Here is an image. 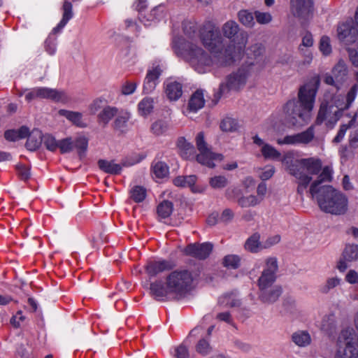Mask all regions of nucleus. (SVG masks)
Listing matches in <instances>:
<instances>
[{"instance_id": "obj_17", "label": "nucleus", "mask_w": 358, "mask_h": 358, "mask_svg": "<svg viewBox=\"0 0 358 358\" xmlns=\"http://www.w3.org/2000/svg\"><path fill=\"white\" fill-rule=\"evenodd\" d=\"M213 245L210 243H191L186 246L185 253L199 259H206L213 250Z\"/></svg>"}, {"instance_id": "obj_39", "label": "nucleus", "mask_w": 358, "mask_h": 358, "mask_svg": "<svg viewBox=\"0 0 358 358\" xmlns=\"http://www.w3.org/2000/svg\"><path fill=\"white\" fill-rule=\"evenodd\" d=\"M292 341L300 347H305L310 343L311 338L307 331H299L295 332L292 336Z\"/></svg>"}, {"instance_id": "obj_37", "label": "nucleus", "mask_w": 358, "mask_h": 358, "mask_svg": "<svg viewBox=\"0 0 358 358\" xmlns=\"http://www.w3.org/2000/svg\"><path fill=\"white\" fill-rule=\"evenodd\" d=\"M173 210V204L171 201L164 200L157 207V213L159 217L165 219L169 217Z\"/></svg>"}, {"instance_id": "obj_45", "label": "nucleus", "mask_w": 358, "mask_h": 358, "mask_svg": "<svg viewBox=\"0 0 358 358\" xmlns=\"http://www.w3.org/2000/svg\"><path fill=\"white\" fill-rule=\"evenodd\" d=\"M228 179L224 176H215L209 180V184L213 189H222L227 186Z\"/></svg>"}, {"instance_id": "obj_28", "label": "nucleus", "mask_w": 358, "mask_h": 358, "mask_svg": "<svg viewBox=\"0 0 358 358\" xmlns=\"http://www.w3.org/2000/svg\"><path fill=\"white\" fill-rule=\"evenodd\" d=\"M244 248L246 250L252 253H257L264 249V244L262 245L260 242V234L257 232L254 233L246 240Z\"/></svg>"}, {"instance_id": "obj_33", "label": "nucleus", "mask_w": 358, "mask_h": 358, "mask_svg": "<svg viewBox=\"0 0 358 358\" xmlns=\"http://www.w3.org/2000/svg\"><path fill=\"white\" fill-rule=\"evenodd\" d=\"M150 293L157 300H161L162 298L166 296L169 290H168L167 285L164 287L162 281H156L152 282L150 287Z\"/></svg>"}, {"instance_id": "obj_3", "label": "nucleus", "mask_w": 358, "mask_h": 358, "mask_svg": "<svg viewBox=\"0 0 358 358\" xmlns=\"http://www.w3.org/2000/svg\"><path fill=\"white\" fill-rule=\"evenodd\" d=\"M315 199L320 210L334 215H343L348 210V199L347 196L336 189L331 185H323L315 195Z\"/></svg>"}, {"instance_id": "obj_21", "label": "nucleus", "mask_w": 358, "mask_h": 358, "mask_svg": "<svg viewBox=\"0 0 358 358\" xmlns=\"http://www.w3.org/2000/svg\"><path fill=\"white\" fill-rule=\"evenodd\" d=\"M162 72V71L159 66L148 71L143 85V92L145 93L148 94L154 90Z\"/></svg>"}, {"instance_id": "obj_62", "label": "nucleus", "mask_w": 358, "mask_h": 358, "mask_svg": "<svg viewBox=\"0 0 358 358\" xmlns=\"http://www.w3.org/2000/svg\"><path fill=\"white\" fill-rule=\"evenodd\" d=\"M104 101L101 99H95L89 106L90 113L92 115L96 114L100 109L105 107Z\"/></svg>"}, {"instance_id": "obj_50", "label": "nucleus", "mask_w": 358, "mask_h": 358, "mask_svg": "<svg viewBox=\"0 0 358 358\" xmlns=\"http://www.w3.org/2000/svg\"><path fill=\"white\" fill-rule=\"evenodd\" d=\"M168 123L162 120H157L151 126V130L156 136L162 135L168 130Z\"/></svg>"}, {"instance_id": "obj_55", "label": "nucleus", "mask_w": 358, "mask_h": 358, "mask_svg": "<svg viewBox=\"0 0 358 358\" xmlns=\"http://www.w3.org/2000/svg\"><path fill=\"white\" fill-rule=\"evenodd\" d=\"M43 141L46 148L50 151H55L59 146V141L49 134L43 136Z\"/></svg>"}, {"instance_id": "obj_13", "label": "nucleus", "mask_w": 358, "mask_h": 358, "mask_svg": "<svg viewBox=\"0 0 358 358\" xmlns=\"http://www.w3.org/2000/svg\"><path fill=\"white\" fill-rule=\"evenodd\" d=\"M348 80V69L345 63L340 60L333 68L331 75L326 73L324 76V82L339 90L343 84Z\"/></svg>"}, {"instance_id": "obj_42", "label": "nucleus", "mask_w": 358, "mask_h": 358, "mask_svg": "<svg viewBox=\"0 0 358 358\" xmlns=\"http://www.w3.org/2000/svg\"><path fill=\"white\" fill-rule=\"evenodd\" d=\"M262 200V198L259 199L256 196L254 195H250L248 196H240L238 199V204L241 208H248L251 206H255L257 204H259Z\"/></svg>"}, {"instance_id": "obj_8", "label": "nucleus", "mask_w": 358, "mask_h": 358, "mask_svg": "<svg viewBox=\"0 0 358 358\" xmlns=\"http://www.w3.org/2000/svg\"><path fill=\"white\" fill-rule=\"evenodd\" d=\"M352 336V329H346L341 331L338 338V348L335 358H357L358 352L355 346Z\"/></svg>"}, {"instance_id": "obj_4", "label": "nucleus", "mask_w": 358, "mask_h": 358, "mask_svg": "<svg viewBox=\"0 0 358 358\" xmlns=\"http://www.w3.org/2000/svg\"><path fill=\"white\" fill-rule=\"evenodd\" d=\"M174 48L177 55L184 57L189 64L200 73H204L205 68L209 67L213 63L211 57L202 48L184 39H180L175 44Z\"/></svg>"}, {"instance_id": "obj_64", "label": "nucleus", "mask_w": 358, "mask_h": 358, "mask_svg": "<svg viewBox=\"0 0 358 358\" xmlns=\"http://www.w3.org/2000/svg\"><path fill=\"white\" fill-rule=\"evenodd\" d=\"M224 194L227 199L232 200L240 197L241 190L237 187H229L225 190Z\"/></svg>"}, {"instance_id": "obj_58", "label": "nucleus", "mask_w": 358, "mask_h": 358, "mask_svg": "<svg viewBox=\"0 0 358 358\" xmlns=\"http://www.w3.org/2000/svg\"><path fill=\"white\" fill-rule=\"evenodd\" d=\"M196 351L203 355H206L211 351V348L207 341L201 339L196 346Z\"/></svg>"}, {"instance_id": "obj_40", "label": "nucleus", "mask_w": 358, "mask_h": 358, "mask_svg": "<svg viewBox=\"0 0 358 358\" xmlns=\"http://www.w3.org/2000/svg\"><path fill=\"white\" fill-rule=\"evenodd\" d=\"M342 256L343 258L348 262L358 260V245L347 244Z\"/></svg>"}, {"instance_id": "obj_49", "label": "nucleus", "mask_w": 358, "mask_h": 358, "mask_svg": "<svg viewBox=\"0 0 358 358\" xmlns=\"http://www.w3.org/2000/svg\"><path fill=\"white\" fill-rule=\"evenodd\" d=\"M241 258L236 255H228L223 259V265L225 267L236 269L239 267Z\"/></svg>"}, {"instance_id": "obj_63", "label": "nucleus", "mask_w": 358, "mask_h": 358, "mask_svg": "<svg viewBox=\"0 0 358 358\" xmlns=\"http://www.w3.org/2000/svg\"><path fill=\"white\" fill-rule=\"evenodd\" d=\"M255 16L257 22L259 24H267L270 22L272 19L271 14L268 13H261L256 11L255 13Z\"/></svg>"}, {"instance_id": "obj_27", "label": "nucleus", "mask_w": 358, "mask_h": 358, "mask_svg": "<svg viewBox=\"0 0 358 358\" xmlns=\"http://www.w3.org/2000/svg\"><path fill=\"white\" fill-rule=\"evenodd\" d=\"M177 146L182 158L189 159L194 157L195 148L192 143L187 141L185 137L181 136L178 138Z\"/></svg>"}, {"instance_id": "obj_12", "label": "nucleus", "mask_w": 358, "mask_h": 358, "mask_svg": "<svg viewBox=\"0 0 358 358\" xmlns=\"http://www.w3.org/2000/svg\"><path fill=\"white\" fill-rule=\"evenodd\" d=\"M266 268L264 269L258 279L257 285L259 289L274 286L276 280V272L278 270L275 257H269L266 261Z\"/></svg>"}, {"instance_id": "obj_59", "label": "nucleus", "mask_w": 358, "mask_h": 358, "mask_svg": "<svg viewBox=\"0 0 358 358\" xmlns=\"http://www.w3.org/2000/svg\"><path fill=\"white\" fill-rule=\"evenodd\" d=\"M320 49L322 53L325 55H328L331 52V48L330 45V39L327 36H323L320 39Z\"/></svg>"}, {"instance_id": "obj_26", "label": "nucleus", "mask_w": 358, "mask_h": 358, "mask_svg": "<svg viewBox=\"0 0 358 358\" xmlns=\"http://www.w3.org/2000/svg\"><path fill=\"white\" fill-rule=\"evenodd\" d=\"M26 138H27V141L25 146L31 151L37 150L41 146L43 141L42 132L37 129H34L31 131L29 130V134Z\"/></svg>"}, {"instance_id": "obj_35", "label": "nucleus", "mask_w": 358, "mask_h": 358, "mask_svg": "<svg viewBox=\"0 0 358 358\" xmlns=\"http://www.w3.org/2000/svg\"><path fill=\"white\" fill-rule=\"evenodd\" d=\"M204 105V99L203 92L201 90H196L191 96L188 107L192 111H197Z\"/></svg>"}, {"instance_id": "obj_7", "label": "nucleus", "mask_w": 358, "mask_h": 358, "mask_svg": "<svg viewBox=\"0 0 358 358\" xmlns=\"http://www.w3.org/2000/svg\"><path fill=\"white\" fill-rule=\"evenodd\" d=\"M247 77L248 73L245 69H239L227 76L226 81L220 85L219 91L214 94V105L217 104L221 96L225 92L230 90L238 91L243 87L246 83Z\"/></svg>"}, {"instance_id": "obj_25", "label": "nucleus", "mask_w": 358, "mask_h": 358, "mask_svg": "<svg viewBox=\"0 0 358 358\" xmlns=\"http://www.w3.org/2000/svg\"><path fill=\"white\" fill-rule=\"evenodd\" d=\"M332 179L331 170L329 166L323 168L322 172L318 176L317 180H315L310 187L309 192L311 195H315L317 191L320 189V186L324 182H329Z\"/></svg>"}, {"instance_id": "obj_51", "label": "nucleus", "mask_w": 358, "mask_h": 358, "mask_svg": "<svg viewBox=\"0 0 358 358\" xmlns=\"http://www.w3.org/2000/svg\"><path fill=\"white\" fill-rule=\"evenodd\" d=\"M153 172L156 177L163 178L169 174V167L164 162H158L153 166Z\"/></svg>"}, {"instance_id": "obj_44", "label": "nucleus", "mask_w": 358, "mask_h": 358, "mask_svg": "<svg viewBox=\"0 0 358 358\" xmlns=\"http://www.w3.org/2000/svg\"><path fill=\"white\" fill-rule=\"evenodd\" d=\"M357 115V113H354V114L352 116L348 124L341 125L337 135L333 140L334 143H338L341 141V140L343 138V137L345 134L346 130L348 128H350L352 126H354L355 121H356Z\"/></svg>"}, {"instance_id": "obj_47", "label": "nucleus", "mask_w": 358, "mask_h": 358, "mask_svg": "<svg viewBox=\"0 0 358 358\" xmlns=\"http://www.w3.org/2000/svg\"><path fill=\"white\" fill-rule=\"evenodd\" d=\"M238 127L236 120L229 117L224 118L220 123V129L223 131L232 132L236 131Z\"/></svg>"}, {"instance_id": "obj_53", "label": "nucleus", "mask_w": 358, "mask_h": 358, "mask_svg": "<svg viewBox=\"0 0 358 358\" xmlns=\"http://www.w3.org/2000/svg\"><path fill=\"white\" fill-rule=\"evenodd\" d=\"M296 178L299 180L298 187H297V192L299 194H302L303 191L307 188L309 183L312 180V176H294Z\"/></svg>"}, {"instance_id": "obj_18", "label": "nucleus", "mask_w": 358, "mask_h": 358, "mask_svg": "<svg viewBox=\"0 0 358 358\" xmlns=\"http://www.w3.org/2000/svg\"><path fill=\"white\" fill-rule=\"evenodd\" d=\"M293 15L301 19H308L313 13L312 0H290Z\"/></svg>"}, {"instance_id": "obj_43", "label": "nucleus", "mask_w": 358, "mask_h": 358, "mask_svg": "<svg viewBox=\"0 0 358 358\" xmlns=\"http://www.w3.org/2000/svg\"><path fill=\"white\" fill-rule=\"evenodd\" d=\"M238 17L241 23L245 27H252L255 24L254 15L248 10H241L238 13Z\"/></svg>"}, {"instance_id": "obj_31", "label": "nucleus", "mask_w": 358, "mask_h": 358, "mask_svg": "<svg viewBox=\"0 0 358 358\" xmlns=\"http://www.w3.org/2000/svg\"><path fill=\"white\" fill-rule=\"evenodd\" d=\"M59 115L65 117L66 119L72 122L77 127L84 128L87 125L82 121V113L79 112L70 111L61 109L58 111Z\"/></svg>"}, {"instance_id": "obj_32", "label": "nucleus", "mask_w": 358, "mask_h": 358, "mask_svg": "<svg viewBox=\"0 0 358 358\" xmlns=\"http://www.w3.org/2000/svg\"><path fill=\"white\" fill-rule=\"evenodd\" d=\"M29 134V128L26 126H22L18 129L7 130L4 133V137L9 141H16L21 138H24Z\"/></svg>"}, {"instance_id": "obj_46", "label": "nucleus", "mask_w": 358, "mask_h": 358, "mask_svg": "<svg viewBox=\"0 0 358 358\" xmlns=\"http://www.w3.org/2000/svg\"><path fill=\"white\" fill-rule=\"evenodd\" d=\"M131 198L136 203L143 201L146 196V189L142 186H135L131 189Z\"/></svg>"}, {"instance_id": "obj_56", "label": "nucleus", "mask_w": 358, "mask_h": 358, "mask_svg": "<svg viewBox=\"0 0 358 358\" xmlns=\"http://www.w3.org/2000/svg\"><path fill=\"white\" fill-rule=\"evenodd\" d=\"M196 25L192 22H185L183 23V31L189 38H194L196 35Z\"/></svg>"}, {"instance_id": "obj_24", "label": "nucleus", "mask_w": 358, "mask_h": 358, "mask_svg": "<svg viewBox=\"0 0 358 358\" xmlns=\"http://www.w3.org/2000/svg\"><path fill=\"white\" fill-rule=\"evenodd\" d=\"M129 119L130 114L129 113H118L112 123L113 130L120 134H125L128 130V121Z\"/></svg>"}, {"instance_id": "obj_60", "label": "nucleus", "mask_w": 358, "mask_h": 358, "mask_svg": "<svg viewBox=\"0 0 358 358\" xmlns=\"http://www.w3.org/2000/svg\"><path fill=\"white\" fill-rule=\"evenodd\" d=\"M358 91V85L355 84L350 89L348 92L347 93L345 101L347 102V106L350 107L351 104L355 99Z\"/></svg>"}, {"instance_id": "obj_38", "label": "nucleus", "mask_w": 358, "mask_h": 358, "mask_svg": "<svg viewBox=\"0 0 358 358\" xmlns=\"http://www.w3.org/2000/svg\"><path fill=\"white\" fill-rule=\"evenodd\" d=\"M196 176L195 175L189 176H180L175 178L173 180V184L177 187H191L194 186L196 181Z\"/></svg>"}, {"instance_id": "obj_52", "label": "nucleus", "mask_w": 358, "mask_h": 358, "mask_svg": "<svg viewBox=\"0 0 358 358\" xmlns=\"http://www.w3.org/2000/svg\"><path fill=\"white\" fill-rule=\"evenodd\" d=\"M262 152L265 158L278 159L280 157V153L268 144L264 145L262 148Z\"/></svg>"}, {"instance_id": "obj_22", "label": "nucleus", "mask_w": 358, "mask_h": 358, "mask_svg": "<svg viewBox=\"0 0 358 358\" xmlns=\"http://www.w3.org/2000/svg\"><path fill=\"white\" fill-rule=\"evenodd\" d=\"M174 265L172 262L163 260L161 262H150L145 267L147 273L151 276H155L157 274L164 271L171 270Z\"/></svg>"}, {"instance_id": "obj_14", "label": "nucleus", "mask_w": 358, "mask_h": 358, "mask_svg": "<svg viewBox=\"0 0 358 358\" xmlns=\"http://www.w3.org/2000/svg\"><path fill=\"white\" fill-rule=\"evenodd\" d=\"M358 30L354 20L349 19L338 24L337 27V38L344 45H348L355 43L357 39Z\"/></svg>"}, {"instance_id": "obj_6", "label": "nucleus", "mask_w": 358, "mask_h": 358, "mask_svg": "<svg viewBox=\"0 0 358 358\" xmlns=\"http://www.w3.org/2000/svg\"><path fill=\"white\" fill-rule=\"evenodd\" d=\"M192 280V274L188 271H175L168 275L166 284L169 292L182 295L190 289Z\"/></svg>"}, {"instance_id": "obj_1", "label": "nucleus", "mask_w": 358, "mask_h": 358, "mask_svg": "<svg viewBox=\"0 0 358 358\" xmlns=\"http://www.w3.org/2000/svg\"><path fill=\"white\" fill-rule=\"evenodd\" d=\"M320 83L318 76L312 78L299 89L298 99H292L285 103L282 109L281 121L285 126L301 127L308 122Z\"/></svg>"}, {"instance_id": "obj_2", "label": "nucleus", "mask_w": 358, "mask_h": 358, "mask_svg": "<svg viewBox=\"0 0 358 358\" xmlns=\"http://www.w3.org/2000/svg\"><path fill=\"white\" fill-rule=\"evenodd\" d=\"M200 38L203 45L213 55L217 63L227 66L234 61L235 47L225 45L220 29L211 22H206L200 31Z\"/></svg>"}, {"instance_id": "obj_61", "label": "nucleus", "mask_w": 358, "mask_h": 358, "mask_svg": "<svg viewBox=\"0 0 358 358\" xmlns=\"http://www.w3.org/2000/svg\"><path fill=\"white\" fill-rule=\"evenodd\" d=\"M234 347L243 352H247L251 349L250 345L243 339L236 338L234 341Z\"/></svg>"}, {"instance_id": "obj_19", "label": "nucleus", "mask_w": 358, "mask_h": 358, "mask_svg": "<svg viewBox=\"0 0 358 358\" xmlns=\"http://www.w3.org/2000/svg\"><path fill=\"white\" fill-rule=\"evenodd\" d=\"M282 293V287L278 285H275L271 287L259 289L258 299L264 304H273L278 300Z\"/></svg>"}, {"instance_id": "obj_34", "label": "nucleus", "mask_w": 358, "mask_h": 358, "mask_svg": "<svg viewBox=\"0 0 358 358\" xmlns=\"http://www.w3.org/2000/svg\"><path fill=\"white\" fill-rule=\"evenodd\" d=\"M117 111L118 110L115 107L106 106L98 115L99 122L102 123L105 127L113 117H115L118 114Z\"/></svg>"}, {"instance_id": "obj_9", "label": "nucleus", "mask_w": 358, "mask_h": 358, "mask_svg": "<svg viewBox=\"0 0 358 358\" xmlns=\"http://www.w3.org/2000/svg\"><path fill=\"white\" fill-rule=\"evenodd\" d=\"M196 143L199 154L196 155V161L210 168L215 167L213 160L222 161L223 155L222 154H216L210 151L208 148V145L204 141V135L203 132H199L196 137Z\"/></svg>"}, {"instance_id": "obj_57", "label": "nucleus", "mask_w": 358, "mask_h": 358, "mask_svg": "<svg viewBox=\"0 0 358 358\" xmlns=\"http://www.w3.org/2000/svg\"><path fill=\"white\" fill-rule=\"evenodd\" d=\"M264 52V48L262 44L257 43L252 45L249 50L248 55L253 57L255 59H257L261 57Z\"/></svg>"}, {"instance_id": "obj_15", "label": "nucleus", "mask_w": 358, "mask_h": 358, "mask_svg": "<svg viewBox=\"0 0 358 358\" xmlns=\"http://www.w3.org/2000/svg\"><path fill=\"white\" fill-rule=\"evenodd\" d=\"M342 115L339 109L336 108L333 105H330L324 101L320 105L316 118V123L320 124L323 121L327 120L329 124H335Z\"/></svg>"}, {"instance_id": "obj_29", "label": "nucleus", "mask_w": 358, "mask_h": 358, "mask_svg": "<svg viewBox=\"0 0 358 358\" xmlns=\"http://www.w3.org/2000/svg\"><path fill=\"white\" fill-rule=\"evenodd\" d=\"M98 166L102 171L111 175H118L122 171V166L119 164H115L113 160L108 161L99 159L97 162Z\"/></svg>"}, {"instance_id": "obj_54", "label": "nucleus", "mask_w": 358, "mask_h": 358, "mask_svg": "<svg viewBox=\"0 0 358 358\" xmlns=\"http://www.w3.org/2000/svg\"><path fill=\"white\" fill-rule=\"evenodd\" d=\"M17 173L22 180H27L30 178V166L22 164H18L15 166Z\"/></svg>"}, {"instance_id": "obj_5", "label": "nucleus", "mask_w": 358, "mask_h": 358, "mask_svg": "<svg viewBox=\"0 0 358 358\" xmlns=\"http://www.w3.org/2000/svg\"><path fill=\"white\" fill-rule=\"evenodd\" d=\"M282 162L292 176H311L317 175L322 170L321 161L314 158L293 159L291 156L286 155Z\"/></svg>"}, {"instance_id": "obj_16", "label": "nucleus", "mask_w": 358, "mask_h": 358, "mask_svg": "<svg viewBox=\"0 0 358 358\" xmlns=\"http://www.w3.org/2000/svg\"><path fill=\"white\" fill-rule=\"evenodd\" d=\"M315 136V131L313 126H310L306 131L294 135H288L283 139H278V143L282 144H308L311 142Z\"/></svg>"}, {"instance_id": "obj_23", "label": "nucleus", "mask_w": 358, "mask_h": 358, "mask_svg": "<svg viewBox=\"0 0 358 358\" xmlns=\"http://www.w3.org/2000/svg\"><path fill=\"white\" fill-rule=\"evenodd\" d=\"M164 89L165 94L170 101H176L182 94V84L177 81L167 80Z\"/></svg>"}, {"instance_id": "obj_41", "label": "nucleus", "mask_w": 358, "mask_h": 358, "mask_svg": "<svg viewBox=\"0 0 358 358\" xmlns=\"http://www.w3.org/2000/svg\"><path fill=\"white\" fill-rule=\"evenodd\" d=\"M325 101L330 105H333L336 108L339 109L342 115L344 110L350 108L347 106V102L345 101V97L342 94H335L331 98L330 101Z\"/></svg>"}, {"instance_id": "obj_20", "label": "nucleus", "mask_w": 358, "mask_h": 358, "mask_svg": "<svg viewBox=\"0 0 358 358\" xmlns=\"http://www.w3.org/2000/svg\"><path fill=\"white\" fill-rule=\"evenodd\" d=\"M38 95L39 99H49L56 102L66 103L69 98L64 91L57 90L48 87H38Z\"/></svg>"}, {"instance_id": "obj_11", "label": "nucleus", "mask_w": 358, "mask_h": 358, "mask_svg": "<svg viewBox=\"0 0 358 358\" xmlns=\"http://www.w3.org/2000/svg\"><path fill=\"white\" fill-rule=\"evenodd\" d=\"M222 32L224 37L241 47H244L247 43L248 37L247 32L241 30L237 22L234 20L226 22L222 27Z\"/></svg>"}, {"instance_id": "obj_48", "label": "nucleus", "mask_w": 358, "mask_h": 358, "mask_svg": "<svg viewBox=\"0 0 358 358\" xmlns=\"http://www.w3.org/2000/svg\"><path fill=\"white\" fill-rule=\"evenodd\" d=\"M152 109L153 99L151 98H145L138 104V110L142 115L150 114Z\"/></svg>"}, {"instance_id": "obj_10", "label": "nucleus", "mask_w": 358, "mask_h": 358, "mask_svg": "<svg viewBox=\"0 0 358 358\" xmlns=\"http://www.w3.org/2000/svg\"><path fill=\"white\" fill-rule=\"evenodd\" d=\"M87 146V138L85 136H78L75 139H73L71 137L62 139L59 141L58 148L62 154L70 152L76 149L79 158L82 159L85 156Z\"/></svg>"}, {"instance_id": "obj_36", "label": "nucleus", "mask_w": 358, "mask_h": 358, "mask_svg": "<svg viewBox=\"0 0 358 358\" xmlns=\"http://www.w3.org/2000/svg\"><path fill=\"white\" fill-rule=\"evenodd\" d=\"M336 317L334 314H329L323 317L321 329L328 335H331L336 330Z\"/></svg>"}, {"instance_id": "obj_30", "label": "nucleus", "mask_w": 358, "mask_h": 358, "mask_svg": "<svg viewBox=\"0 0 358 358\" xmlns=\"http://www.w3.org/2000/svg\"><path fill=\"white\" fill-rule=\"evenodd\" d=\"M62 10H63L62 19L60 21V22L58 24V25L55 28H54V29H53L54 33L59 32L67 24L69 20H70L73 17V6H72V4L71 2L68 1H65L64 2L63 6H62Z\"/></svg>"}]
</instances>
